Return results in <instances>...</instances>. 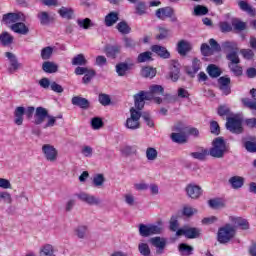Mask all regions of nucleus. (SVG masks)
Segmentation results:
<instances>
[{"label":"nucleus","mask_w":256,"mask_h":256,"mask_svg":"<svg viewBox=\"0 0 256 256\" xmlns=\"http://www.w3.org/2000/svg\"><path fill=\"white\" fill-rule=\"evenodd\" d=\"M163 86L153 84L149 87L148 92H140L134 96L136 109H143L145 107V101H155L158 105L161 104L160 95H163Z\"/></svg>","instance_id":"obj_1"},{"label":"nucleus","mask_w":256,"mask_h":256,"mask_svg":"<svg viewBox=\"0 0 256 256\" xmlns=\"http://www.w3.org/2000/svg\"><path fill=\"white\" fill-rule=\"evenodd\" d=\"M218 115L220 117H227L226 128L231 133H243V117L241 115H233L229 117L230 110L227 106H220L218 108Z\"/></svg>","instance_id":"obj_2"},{"label":"nucleus","mask_w":256,"mask_h":256,"mask_svg":"<svg viewBox=\"0 0 256 256\" xmlns=\"http://www.w3.org/2000/svg\"><path fill=\"white\" fill-rule=\"evenodd\" d=\"M235 237V227L231 224H226L218 229L217 239L220 243H229Z\"/></svg>","instance_id":"obj_3"},{"label":"nucleus","mask_w":256,"mask_h":256,"mask_svg":"<svg viewBox=\"0 0 256 256\" xmlns=\"http://www.w3.org/2000/svg\"><path fill=\"white\" fill-rule=\"evenodd\" d=\"M227 151V145L225 144V140L223 138L218 137L213 140L212 148L210 149L211 157H216L217 159L223 157L225 152Z\"/></svg>","instance_id":"obj_4"},{"label":"nucleus","mask_w":256,"mask_h":256,"mask_svg":"<svg viewBox=\"0 0 256 256\" xmlns=\"http://www.w3.org/2000/svg\"><path fill=\"white\" fill-rule=\"evenodd\" d=\"M141 110H136L135 108L130 109V117L126 120L127 129H131L135 131V129H139L141 127V123L139 120L141 119Z\"/></svg>","instance_id":"obj_5"},{"label":"nucleus","mask_w":256,"mask_h":256,"mask_svg":"<svg viewBox=\"0 0 256 256\" xmlns=\"http://www.w3.org/2000/svg\"><path fill=\"white\" fill-rule=\"evenodd\" d=\"M42 153L44 159H46V161H49L50 163H55V161L59 159V150H57V148H55L51 144L42 145Z\"/></svg>","instance_id":"obj_6"},{"label":"nucleus","mask_w":256,"mask_h":256,"mask_svg":"<svg viewBox=\"0 0 256 256\" xmlns=\"http://www.w3.org/2000/svg\"><path fill=\"white\" fill-rule=\"evenodd\" d=\"M163 231V228L158 225L153 224H140L139 225V233L142 237H149V235H159Z\"/></svg>","instance_id":"obj_7"},{"label":"nucleus","mask_w":256,"mask_h":256,"mask_svg":"<svg viewBox=\"0 0 256 256\" xmlns=\"http://www.w3.org/2000/svg\"><path fill=\"white\" fill-rule=\"evenodd\" d=\"M209 43L210 46L209 44L205 43L201 45V53L204 55V57H209L213 55V53L221 51V46H219L215 39H210Z\"/></svg>","instance_id":"obj_8"},{"label":"nucleus","mask_w":256,"mask_h":256,"mask_svg":"<svg viewBox=\"0 0 256 256\" xmlns=\"http://www.w3.org/2000/svg\"><path fill=\"white\" fill-rule=\"evenodd\" d=\"M185 191L190 199H199L203 195V188L195 183L188 184Z\"/></svg>","instance_id":"obj_9"},{"label":"nucleus","mask_w":256,"mask_h":256,"mask_svg":"<svg viewBox=\"0 0 256 256\" xmlns=\"http://www.w3.org/2000/svg\"><path fill=\"white\" fill-rule=\"evenodd\" d=\"M177 237H181V235L186 236L188 239H195L201 235V231L197 228H191L189 226H185L183 228L178 229L176 231Z\"/></svg>","instance_id":"obj_10"},{"label":"nucleus","mask_w":256,"mask_h":256,"mask_svg":"<svg viewBox=\"0 0 256 256\" xmlns=\"http://www.w3.org/2000/svg\"><path fill=\"white\" fill-rule=\"evenodd\" d=\"M18 21H25V16L23 13H8L3 16V23L6 25H13V23H17Z\"/></svg>","instance_id":"obj_11"},{"label":"nucleus","mask_w":256,"mask_h":256,"mask_svg":"<svg viewBox=\"0 0 256 256\" xmlns=\"http://www.w3.org/2000/svg\"><path fill=\"white\" fill-rule=\"evenodd\" d=\"M133 62H121L116 65V73L119 75V77H125L131 69L134 67Z\"/></svg>","instance_id":"obj_12"},{"label":"nucleus","mask_w":256,"mask_h":256,"mask_svg":"<svg viewBox=\"0 0 256 256\" xmlns=\"http://www.w3.org/2000/svg\"><path fill=\"white\" fill-rule=\"evenodd\" d=\"M77 197L80 201L87 203V205H99L101 203V200L98 197L85 192L77 194Z\"/></svg>","instance_id":"obj_13"},{"label":"nucleus","mask_w":256,"mask_h":256,"mask_svg":"<svg viewBox=\"0 0 256 256\" xmlns=\"http://www.w3.org/2000/svg\"><path fill=\"white\" fill-rule=\"evenodd\" d=\"M184 126L176 127V132L171 134V139L174 143H185L187 141V134L181 131Z\"/></svg>","instance_id":"obj_14"},{"label":"nucleus","mask_w":256,"mask_h":256,"mask_svg":"<svg viewBox=\"0 0 256 256\" xmlns=\"http://www.w3.org/2000/svg\"><path fill=\"white\" fill-rule=\"evenodd\" d=\"M192 48L191 42L187 40H180L177 44V52L179 55H187Z\"/></svg>","instance_id":"obj_15"},{"label":"nucleus","mask_w":256,"mask_h":256,"mask_svg":"<svg viewBox=\"0 0 256 256\" xmlns=\"http://www.w3.org/2000/svg\"><path fill=\"white\" fill-rule=\"evenodd\" d=\"M151 245L156 247L157 253L161 254L163 253V249H165V246L167 245V241L164 238L161 237H154L150 239Z\"/></svg>","instance_id":"obj_16"},{"label":"nucleus","mask_w":256,"mask_h":256,"mask_svg":"<svg viewBox=\"0 0 256 256\" xmlns=\"http://www.w3.org/2000/svg\"><path fill=\"white\" fill-rule=\"evenodd\" d=\"M39 256H57L55 246L43 244L39 249Z\"/></svg>","instance_id":"obj_17"},{"label":"nucleus","mask_w":256,"mask_h":256,"mask_svg":"<svg viewBox=\"0 0 256 256\" xmlns=\"http://www.w3.org/2000/svg\"><path fill=\"white\" fill-rule=\"evenodd\" d=\"M25 116V107L18 106L14 110V123L15 125H23V117Z\"/></svg>","instance_id":"obj_18"},{"label":"nucleus","mask_w":256,"mask_h":256,"mask_svg":"<svg viewBox=\"0 0 256 256\" xmlns=\"http://www.w3.org/2000/svg\"><path fill=\"white\" fill-rule=\"evenodd\" d=\"M228 183L231 185L232 189H241L245 185V178L242 176H232L229 178Z\"/></svg>","instance_id":"obj_19"},{"label":"nucleus","mask_w":256,"mask_h":256,"mask_svg":"<svg viewBox=\"0 0 256 256\" xmlns=\"http://www.w3.org/2000/svg\"><path fill=\"white\" fill-rule=\"evenodd\" d=\"M11 29L14 33H18L19 35H27V33H29V27L23 22L12 24Z\"/></svg>","instance_id":"obj_20"},{"label":"nucleus","mask_w":256,"mask_h":256,"mask_svg":"<svg viewBox=\"0 0 256 256\" xmlns=\"http://www.w3.org/2000/svg\"><path fill=\"white\" fill-rule=\"evenodd\" d=\"M5 55H6L7 59H9V61H10V68H9L10 73H15V71H17V69H20L21 64H19V62H17V58L13 55V53L6 52Z\"/></svg>","instance_id":"obj_21"},{"label":"nucleus","mask_w":256,"mask_h":256,"mask_svg":"<svg viewBox=\"0 0 256 256\" xmlns=\"http://www.w3.org/2000/svg\"><path fill=\"white\" fill-rule=\"evenodd\" d=\"M74 235L78 239H87L89 237V228L85 225H80L74 229Z\"/></svg>","instance_id":"obj_22"},{"label":"nucleus","mask_w":256,"mask_h":256,"mask_svg":"<svg viewBox=\"0 0 256 256\" xmlns=\"http://www.w3.org/2000/svg\"><path fill=\"white\" fill-rule=\"evenodd\" d=\"M172 16H173V8L171 7L160 8L156 11V17H158V19L165 20Z\"/></svg>","instance_id":"obj_23"},{"label":"nucleus","mask_w":256,"mask_h":256,"mask_svg":"<svg viewBox=\"0 0 256 256\" xmlns=\"http://www.w3.org/2000/svg\"><path fill=\"white\" fill-rule=\"evenodd\" d=\"M47 110L45 108L38 107L35 114L36 125H41L47 119Z\"/></svg>","instance_id":"obj_24"},{"label":"nucleus","mask_w":256,"mask_h":256,"mask_svg":"<svg viewBox=\"0 0 256 256\" xmlns=\"http://www.w3.org/2000/svg\"><path fill=\"white\" fill-rule=\"evenodd\" d=\"M218 83L220 85V89L224 95H229L231 93V89L229 88V84L231 83V80L227 77H221L218 80Z\"/></svg>","instance_id":"obj_25"},{"label":"nucleus","mask_w":256,"mask_h":256,"mask_svg":"<svg viewBox=\"0 0 256 256\" xmlns=\"http://www.w3.org/2000/svg\"><path fill=\"white\" fill-rule=\"evenodd\" d=\"M153 53H156V55H159V57H163V59H169L171 54L169 51H167V48L159 45L152 46Z\"/></svg>","instance_id":"obj_26"},{"label":"nucleus","mask_w":256,"mask_h":256,"mask_svg":"<svg viewBox=\"0 0 256 256\" xmlns=\"http://www.w3.org/2000/svg\"><path fill=\"white\" fill-rule=\"evenodd\" d=\"M231 223L234 227H241V229H249V222L241 217H231Z\"/></svg>","instance_id":"obj_27"},{"label":"nucleus","mask_w":256,"mask_h":256,"mask_svg":"<svg viewBox=\"0 0 256 256\" xmlns=\"http://www.w3.org/2000/svg\"><path fill=\"white\" fill-rule=\"evenodd\" d=\"M211 209H223L225 207V200L223 198H214L208 201Z\"/></svg>","instance_id":"obj_28"},{"label":"nucleus","mask_w":256,"mask_h":256,"mask_svg":"<svg viewBox=\"0 0 256 256\" xmlns=\"http://www.w3.org/2000/svg\"><path fill=\"white\" fill-rule=\"evenodd\" d=\"M199 69H201V60L194 58L192 61V66L187 67L186 71L188 75H195Z\"/></svg>","instance_id":"obj_29"},{"label":"nucleus","mask_w":256,"mask_h":256,"mask_svg":"<svg viewBox=\"0 0 256 256\" xmlns=\"http://www.w3.org/2000/svg\"><path fill=\"white\" fill-rule=\"evenodd\" d=\"M178 251L182 256H189L193 254V246L187 245L186 243H181L178 246Z\"/></svg>","instance_id":"obj_30"},{"label":"nucleus","mask_w":256,"mask_h":256,"mask_svg":"<svg viewBox=\"0 0 256 256\" xmlns=\"http://www.w3.org/2000/svg\"><path fill=\"white\" fill-rule=\"evenodd\" d=\"M42 69L45 73H57L59 66L55 62H44Z\"/></svg>","instance_id":"obj_31"},{"label":"nucleus","mask_w":256,"mask_h":256,"mask_svg":"<svg viewBox=\"0 0 256 256\" xmlns=\"http://www.w3.org/2000/svg\"><path fill=\"white\" fill-rule=\"evenodd\" d=\"M72 104L78 105V107H81L82 109H87V107H89V101L79 96H75L72 98Z\"/></svg>","instance_id":"obj_32"},{"label":"nucleus","mask_w":256,"mask_h":256,"mask_svg":"<svg viewBox=\"0 0 256 256\" xmlns=\"http://www.w3.org/2000/svg\"><path fill=\"white\" fill-rule=\"evenodd\" d=\"M117 21H119V14H117L115 12H111L105 17V23H106L107 27H111V26L115 25V23H117Z\"/></svg>","instance_id":"obj_33"},{"label":"nucleus","mask_w":256,"mask_h":256,"mask_svg":"<svg viewBox=\"0 0 256 256\" xmlns=\"http://www.w3.org/2000/svg\"><path fill=\"white\" fill-rule=\"evenodd\" d=\"M92 183L94 187L101 189L105 185V176L103 174H96L93 176Z\"/></svg>","instance_id":"obj_34"},{"label":"nucleus","mask_w":256,"mask_h":256,"mask_svg":"<svg viewBox=\"0 0 256 256\" xmlns=\"http://www.w3.org/2000/svg\"><path fill=\"white\" fill-rule=\"evenodd\" d=\"M142 77L153 79L157 75V70L153 67H144L141 70Z\"/></svg>","instance_id":"obj_35"},{"label":"nucleus","mask_w":256,"mask_h":256,"mask_svg":"<svg viewBox=\"0 0 256 256\" xmlns=\"http://www.w3.org/2000/svg\"><path fill=\"white\" fill-rule=\"evenodd\" d=\"M119 53H121V47L119 46H110L106 49V55L111 59H115Z\"/></svg>","instance_id":"obj_36"},{"label":"nucleus","mask_w":256,"mask_h":256,"mask_svg":"<svg viewBox=\"0 0 256 256\" xmlns=\"http://www.w3.org/2000/svg\"><path fill=\"white\" fill-rule=\"evenodd\" d=\"M77 23L81 29H91V27L95 25V23H93V21H91L89 18L78 19Z\"/></svg>","instance_id":"obj_37"},{"label":"nucleus","mask_w":256,"mask_h":256,"mask_svg":"<svg viewBox=\"0 0 256 256\" xmlns=\"http://www.w3.org/2000/svg\"><path fill=\"white\" fill-rule=\"evenodd\" d=\"M207 73L210 77H219V75H221V69L215 64H210L207 67Z\"/></svg>","instance_id":"obj_38"},{"label":"nucleus","mask_w":256,"mask_h":256,"mask_svg":"<svg viewBox=\"0 0 256 256\" xmlns=\"http://www.w3.org/2000/svg\"><path fill=\"white\" fill-rule=\"evenodd\" d=\"M232 26L236 31H245L247 29V23L235 18L232 20Z\"/></svg>","instance_id":"obj_39"},{"label":"nucleus","mask_w":256,"mask_h":256,"mask_svg":"<svg viewBox=\"0 0 256 256\" xmlns=\"http://www.w3.org/2000/svg\"><path fill=\"white\" fill-rule=\"evenodd\" d=\"M157 156H158L157 149L153 147H148L146 149V159L148 161H155L157 159Z\"/></svg>","instance_id":"obj_40"},{"label":"nucleus","mask_w":256,"mask_h":256,"mask_svg":"<svg viewBox=\"0 0 256 256\" xmlns=\"http://www.w3.org/2000/svg\"><path fill=\"white\" fill-rule=\"evenodd\" d=\"M238 5L242 11H245L249 15H255V10L246 1H239Z\"/></svg>","instance_id":"obj_41"},{"label":"nucleus","mask_w":256,"mask_h":256,"mask_svg":"<svg viewBox=\"0 0 256 256\" xmlns=\"http://www.w3.org/2000/svg\"><path fill=\"white\" fill-rule=\"evenodd\" d=\"M0 42L2 45H11L13 43V36L7 32L0 34Z\"/></svg>","instance_id":"obj_42"},{"label":"nucleus","mask_w":256,"mask_h":256,"mask_svg":"<svg viewBox=\"0 0 256 256\" xmlns=\"http://www.w3.org/2000/svg\"><path fill=\"white\" fill-rule=\"evenodd\" d=\"M58 13L63 19H71L73 17V9L71 8L62 7Z\"/></svg>","instance_id":"obj_43"},{"label":"nucleus","mask_w":256,"mask_h":256,"mask_svg":"<svg viewBox=\"0 0 256 256\" xmlns=\"http://www.w3.org/2000/svg\"><path fill=\"white\" fill-rule=\"evenodd\" d=\"M181 132L185 133L187 135V138L189 137V135H193V137H197L199 135V130L187 126H182Z\"/></svg>","instance_id":"obj_44"},{"label":"nucleus","mask_w":256,"mask_h":256,"mask_svg":"<svg viewBox=\"0 0 256 256\" xmlns=\"http://www.w3.org/2000/svg\"><path fill=\"white\" fill-rule=\"evenodd\" d=\"M72 65H87V59L83 54H78L72 59Z\"/></svg>","instance_id":"obj_45"},{"label":"nucleus","mask_w":256,"mask_h":256,"mask_svg":"<svg viewBox=\"0 0 256 256\" xmlns=\"http://www.w3.org/2000/svg\"><path fill=\"white\" fill-rule=\"evenodd\" d=\"M91 127L95 131H98V129H101L103 127V119L100 117H94L91 120Z\"/></svg>","instance_id":"obj_46"},{"label":"nucleus","mask_w":256,"mask_h":256,"mask_svg":"<svg viewBox=\"0 0 256 256\" xmlns=\"http://www.w3.org/2000/svg\"><path fill=\"white\" fill-rule=\"evenodd\" d=\"M152 55H153V53H151V52H143L138 55L137 61H138V63H145L147 61H151Z\"/></svg>","instance_id":"obj_47"},{"label":"nucleus","mask_w":256,"mask_h":256,"mask_svg":"<svg viewBox=\"0 0 256 256\" xmlns=\"http://www.w3.org/2000/svg\"><path fill=\"white\" fill-rule=\"evenodd\" d=\"M117 29H118L119 33H122L124 35H126L127 33H130V31H131V28L129 27V25L126 22L118 23Z\"/></svg>","instance_id":"obj_48"},{"label":"nucleus","mask_w":256,"mask_h":256,"mask_svg":"<svg viewBox=\"0 0 256 256\" xmlns=\"http://www.w3.org/2000/svg\"><path fill=\"white\" fill-rule=\"evenodd\" d=\"M194 159H199L200 161H203L208 155L209 152L207 150H200L198 152H194L191 154Z\"/></svg>","instance_id":"obj_49"},{"label":"nucleus","mask_w":256,"mask_h":256,"mask_svg":"<svg viewBox=\"0 0 256 256\" xmlns=\"http://www.w3.org/2000/svg\"><path fill=\"white\" fill-rule=\"evenodd\" d=\"M147 13V5L144 2H139L136 5V15H145Z\"/></svg>","instance_id":"obj_50"},{"label":"nucleus","mask_w":256,"mask_h":256,"mask_svg":"<svg viewBox=\"0 0 256 256\" xmlns=\"http://www.w3.org/2000/svg\"><path fill=\"white\" fill-rule=\"evenodd\" d=\"M0 199L1 201H4V203H8V204H11L13 201L11 194L7 191L0 192Z\"/></svg>","instance_id":"obj_51"},{"label":"nucleus","mask_w":256,"mask_h":256,"mask_svg":"<svg viewBox=\"0 0 256 256\" xmlns=\"http://www.w3.org/2000/svg\"><path fill=\"white\" fill-rule=\"evenodd\" d=\"M227 59H228V61H231L230 65L239 64V56L237 55V52H235V51L230 52L227 55Z\"/></svg>","instance_id":"obj_52"},{"label":"nucleus","mask_w":256,"mask_h":256,"mask_svg":"<svg viewBox=\"0 0 256 256\" xmlns=\"http://www.w3.org/2000/svg\"><path fill=\"white\" fill-rule=\"evenodd\" d=\"M38 19L40 20L41 25H47L50 21L49 14L47 12H40L38 14Z\"/></svg>","instance_id":"obj_53"},{"label":"nucleus","mask_w":256,"mask_h":256,"mask_svg":"<svg viewBox=\"0 0 256 256\" xmlns=\"http://www.w3.org/2000/svg\"><path fill=\"white\" fill-rule=\"evenodd\" d=\"M209 9L205 6L198 5L194 8V15H207Z\"/></svg>","instance_id":"obj_54"},{"label":"nucleus","mask_w":256,"mask_h":256,"mask_svg":"<svg viewBox=\"0 0 256 256\" xmlns=\"http://www.w3.org/2000/svg\"><path fill=\"white\" fill-rule=\"evenodd\" d=\"M51 55H53V48L51 47H46L42 49L41 51V57L44 60L50 59Z\"/></svg>","instance_id":"obj_55"},{"label":"nucleus","mask_w":256,"mask_h":256,"mask_svg":"<svg viewBox=\"0 0 256 256\" xmlns=\"http://www.w3.org/2000/svg\"><path fill=\"white\" fill-rule=\"evenodd\" d=\"M0 189H13V185L9 179L0 178Z\"/></svg>","instance_id":"obj_56"},{"label":"nucleus","mask_w":256,"mask_h":256,"mask_svg":"<svg viewBox=\"0 0 256 256\" xmlns=\"http://www.w3.org/2000/svg\"><path fill=\"white\" fill-rule=\"evenodd\" d=\"M229 68L234 72V75L238 77L239 75H243V68H241L239 64H229Z\"/></svg>","instance_id":"obj_57"},{"label":"nucleus","mask_w":256,"mask_h":256,"mask_svg":"<svg viewBox=\"0 0 256 256\" xmlns=\"http://www.w3.org/2000/svg\"><path fill=\"white\" fill-rule=\"evenodd\" d=\"M95 77V71L92 69H88L87 72L84 74L83 83H89Z\"/></svg>","instance_id":"obj_58"},{"label":"nucleus","mask_w":256,"mask_h":256,"mask_svg":"<svg viewBox=\"0 0 256 256\" xmlns=\"http://www.w3.org/2000/svg\"><path fill=\"white\" fill-rule=\"evenodd\" d=\"M197 213V209L191 207V206H185L183 208V215L186 217H191L192 215H195Z\"/></svg>","instance_id":"obj_59"},{"label":"nucleus","mask_w":256,"mask_h":256,"mask_svg":"<svg viewBox=\"0 0 256 256\" xmlns=\"http://www.w3.org/2000/svg\"><path fill=\"white\" fill-rule=\"evenodd\" d=\"M242 103L245 105V107H248V109L256 111V101H251L248 98H244L242 99Z\"/></svg>","instance_id":"obj_60"},{"label":"nucleus","mask_w":256,"mask_h":256,"mask_svg":"<svg viewBox=\"0 0 256 256\" xmlns=\"http://www.w3.org/2000/svg\"><path fill=\"white\" fill-rule=\"evenodd\" d=\"M172 81H177L179 79V63L174 62V72L171 73L170 75Z\"/></svg>","instance_id":"obj_61"},{"label":"nucleus","mask_w":256,"mask_h":256,"mask_svg":"<svg viewBox=\"0 0 256 256\" xmlns=\"http://www.w3.org/2000/svg\"><path fill=\"white\" fill-rule=\"evenodd\" d=\"M218 219L216 216H209L202 220V225H213V223H217Z\"/></svg>","instance_id":"obj_62"},{"label":"nucleus","mask_w":256,"mask_h":256,"mask_svg":"<svg viewBox=\"0 0 256 256\" xmlns=\"http://www.w3.org/2000/svg\"><path fill=\"white\" fill-rule=\"evenodd\" d=\"M81 153L84 157H91L93 155V148L91 146H84Z\"/></svg>","instance_id":"obj_63"},{"label":"nucleus","mask_w":256,"mask_h":256,"mask_svg":"<svg viewBox=\"0 0 256 256\" xmlns=\"http://www.w3.org/2000/svg\"><path fill=\"white\" fill-rule=\"evenodd\" d=\"M245 148L250 152V153H256V142H251L248 141L245 143Z\"/></svg>","instance_id":"obj_64"}]
</instances>
